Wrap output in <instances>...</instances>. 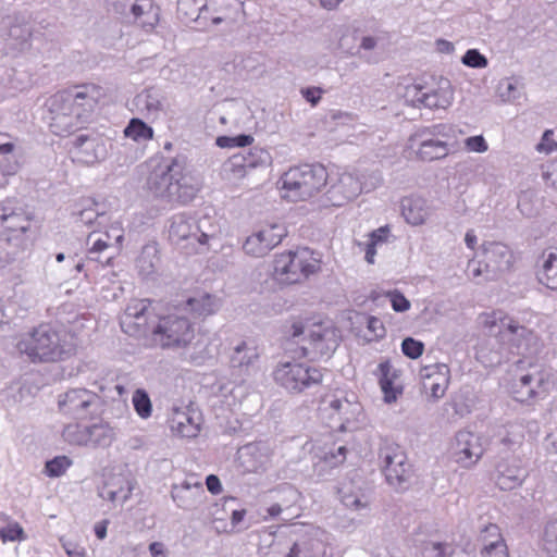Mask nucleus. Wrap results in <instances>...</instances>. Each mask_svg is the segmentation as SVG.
<instances>
[{
	"mask_svg": "<svg viewBox=\"0 0 557 557\" xmlns=\"http://www.w3.org/2000/svg\"><path fill=\"white\" fill-rule=\"evenodd\" d=\"M480 319L492 335L482 341L475 351L476 360L484 367L499 366L512 356L531 358L540 352L542 342L527 314L495 310L481 314Z\"/></svg>",
	"mask_w": 557,
	"mask_h": 557,
	"instance_id": "1",
	"label": "nucleus"
},
{
	"mask_svg": "<svg viewBox=\"0 0 557 557\" xmlns=\"http://www.w3.org/2000/svg\"><path fill=\"white\" fill-rule=\"evenodd\" d=\"M102 96V88L94 84L76 86L51 96L46 102L45 117L50 131L58 136H66L78 129L89 120Z\"/></svg>",
	"mask_w": 557,
	"mask_h": 557,
	"instance_id": "2",
	"label": "nucleus"
},
{
	"mask_svg": "<svg viewBox=\"0 0 557 557\" xmlns=\"http://www.w3.org/2000/svg\"><path fill=\"white\" fill-rule=\"evenodd\" d=\"M17 350L33 362L59 361L72 356L76 343L65 330H55L42 324L23 335L16 344Z\"/></svg>",
	"mask_w": 557,
	"mask_h": 557,
	"instance_id": "3",
	"label": "nucleus"
},
{
	"mask_svg": "<svg viewBox=\"0 0 557 557\" xmlns=\"http://www.w3.org/2000/svg\"><path fill=\"white\" fill-rule=\"evenodd\" d=\"M148 187L158 198L185 205L195 199L201 183L196 176L184 173L182 164L175 159L151 172Z\"/></svg>",
	"mask_w": 557,
	"mask_h": 557,
	"instance_id": "4",
	"label": "nucleus"
},
{
	"mask_svg": "<svg viewBox=\"0 0 557 557\" xmlns=\"http://www.w3.org/2000/svg\"><path fill=\"white\" fill-rule=\"evenodd\" d=\"M527 359L517 361L518 372L511 384L512 396L520 403L545 398L556 384V373L552 368Z\"/></svg>",
	"mask_w": 557,
	"mask_h": 557,
	"instance_id": "5",
	"label": "nucleus"
},
{
	"mask_svg": "<svg viewBox=\"0 0 557 557\" xmlns=\"http://www.w3.org/2000/svg\"><path fill=\"white\" fill-rule=\"evenodd\" d=\"M195 336V327L189 319L178 313H170L159 317L158 323L152 329L151 341L162 349L182 351L186 359L199 363L202 357L186 355L194 344Z\"/></svg>",
	"mask_w": 557,
	"mask_h": 557,
	"instance_id": "6",
	"label": "nucleus"
},
{
	"mask_svg": "<svg viewBox=\"0 0 557 557\" xmlns=\"http://www.w3.org/2000/svg\"><path fill=\"white\" fill-rule=\"evenodd\" d=\"M329 173L322 164L290 168L280 178L282 197L290 201L307 200L327 185Z\"/></svg>",
	"mask_w": 557,
	"mask_h": 557,
	"instance_id": "7",
	"label": "nucleus"
},
{
	"mask_svg": "<svg viewBox=\"0 0 557 557\" xmlns=\"http://www.w3.org/2000/svg\"><path fill=\"white\" fill-rule=\"evenodd\" d=\"M292 336L297 338L301 335L300 349L302 355L311 360L329 359L338 347L339 331L331 324L317 323L308 330L299 322L292 325Z\"/></svg>",
	"mask_w": 557,
	"mask_h": 557,
	"instance_id": "8",
	"label": "nucleus"
},
{
	"mask_svg": "<svg viewBox=\"0 0 557 557\" xmlns=\"http://www.w3.org/2000/svg\"><path fill=\"white\" fill-rule=\"evenodd\" d=\"M320 269V261L309 248H299L277 255L274 260V275L276 280L295 284Z\"/></svg>",
	"mask_w": 557,
	"mask_h": 557,
	"instance_id": "9",
	"label": "nucleus"
},
{
	"mask_svg": "<svg viewBox=\"0 0 557 557\" xmlns=\"http://www.w3.org/2000/svg\"><path fill=\"white\" fill-rule=\"evenodd\" d=\"M273 379L288 393L299 394L319 385L322 382L323 373L320 368L307 362L287 361L280 362L275 367Z\"/></svg>",
	"mask_w": 557,
	"mask_h": 557,
	"instance_id": "10",
	"label": "nucleus"
},
{
	"mask_svg": "<svg viewBox=\"0 0 557 557\" xmlns=\"http://www.w3.org/2000/svg\"><path fill=\"white\" fill-rule=\"evenodd\" d=\"M283 557H342L334 536L320 528H311L290 545Z\"/></svg>",
	"mask_w": 557,
	"mask_h": 557,
	"instance_id": "11",
	"label": "nucleus"
},
{
	"mask_svg": "<svg viewBox=\"0 0 557 557\" xmlns=\"http://www.w3.org/2000/svg\"><path fill=\"white\" fill-rule=\"evenodd\" d=\"M159 317L150 300L134 299L128 302L121 315L120 325L122 331L131 336H140L148 332L152 334Z\"/></svg>",
	"mask_w": 557,
	"mask_h": 557,
	"instance_id": "12",
	"label": "nucleus"
},
{
	"mask_svg": "<svg viewBox=\"0 0 557 557\" xmlns=\"http://www.w3.org/2000/svg\"><path fill=\"white\" fill-rule=\"evenodd\" d=\"M228 362L232 374L244 383L260 370V350L253 339H242L231 347Z\"/></svg>",
	"mask_w": 557,
	"mask_h": 557,
	"instance_id": "13",
	"label": "nucleus"
},
{
	"mask_svg": "<svg viewBox=\"0 0 557 557\" xmlns=\"http://www.w3.org/2000/svg\"><path fill=\"white\" fill-rule=\"evenodd\" d=\"M323 417H327L332 429L346 431L350 424L358 421L362 413L361 405L355 399H348L346 396L331 395L326 396L320 407Z\"/></svg>",
	"mask_w": 557,
	"mask_h": 557,
	"instance_id": "14",
	"label": "nucleus"
},
{
	"mask_svg": "<svg viewBox=\"0 0 557 557\" xmlns=\"http://www.w3.org/2000/svg\"><path fill=\"white\" fill-rule=\"evenodd\" d=\"M109 7L146 32H151L159 22L160 9L151 0H110Z\"/></svg>",
	"mask_w": 557,
	"mask_h": 557,
	"instance_id": "15",
	"label": "nucleus"
},
{
	"mask_svg": "<svg viewBox=\"0 0 557 557\" xmlns=\"http://www.w3.org/2000/svg\"><path fill=\"white\" fill-rule=\"evenodd\" d=\"M327 184L326 198L334 207H342L362 193L361 178L358 173L336 172L329 174Z\"/></svg>",
	"mask_w": 557,
	"mask_h": 557,
	"instance_id": "16",
	"label": "nucleus"
},
{
	"mask_svg": "<svg viewBox=\"0 0 557 557\" xmlns=\"http://www.w3.org/2000/svg\"><path fill=\"white\" fill-rule=\"evenodd\" d=\"M484 448L481 437L470 431H459L451 443L450 455L460 467L470 469L482 458Z\"/></svg>",
	"mask_w": 557,
	"mask_h": 557,
	"instance_id": "17",
	"label": "nucleus"
},
{
	"mask_svg": "<svg viewBox=\"0 0 557 557\" xmlns=\"http://www.w3.org/2000/svg\"><path fill=\"white\" fill-rule=\"evenodd\" d=\"M272 163L271 153L262 147H252L232 156L224 165L225 172L232 174L233 178H243L250 171L265 169Z\"/></svg>",
	"mask_w": 557,
	"mask_h": 557,
	"instance_id": "18",
	"label": "nucleus"
},
{
	"mask_svg": "<svg viewBox=\"0 0 557 557\" xmlns=\"http://www.w3.org/2000/svg\"><path fill=\"white\" fill-rule=\"evenodd\" d=\"M382 469L387 483L395 488H403L411 474V466L399 447H386L381 450Z\"/></svg>",
	"mask_w": 557,
	"mask_h": 557,
	"instance_id": "19",
	"label": "nucleus"
},
{
	"mask_svg": "<svg viewBox=\"0 0 557 557\" xmlns=\"http://www.w3.org/2000/svg\"><path fill=\"white\" fill-rule=\"evenodd\" d=\"M0 38L13 52L26 51L30 48L32 26L15 16L1 17Z\"/></svg>",
	"mask_w": 557,
	"mask_h": 557,
	"instance_id": "20",
	"label": "nucleus"
},
{
	"mask_svg": "<svg viewBox=\"0 0 557 557\" xmlns=\"http://www.w3.org/2000/svg\"><path fill=\"white\" fill-rule=\"evenodd\" d=\"M284 236L285 230L282 225H268L248 236L243 249L248 256L261 258L276 247Z\"/></svg>",
	"mask_w": 557,
	"mask_h": 557,
	"instance_id": "21",
	"label": "nucleus"
},
{
	"mask_svg": "<svg viewBox=\"0 0 557 557\" xmlns=\"http://www.w3.org/2000/svg\"><path fill=\"white\" fill-rule=\"evenodd\" d=\"M71 154L73 160L90 165L104 159L107 149L104 141L96 134H79L72 141Z\"/></svg>",
	"mask_w": 557,
	"mask_h": 557,
	"instance_id": "22",
	"label": "nucleus"
},
{
	"mask_svg": "<svg viewBox=\"0 0 557 557\" xmlns=\"http://www.w3.org/2000/svg\"><path fill=\"white\" fill-rule=\"evenodd\" d=\"M485 255V271L487 278H495L511 270L515 263L513 251L503 243H486L483 246Z\"/></svg>",
	"mask_w": 557,
	"mask_h": 557,
	"instance_id": "23",
	"label": "nucleus"
},
{
	"mask_svg": "<svg viewBox=\"0 0 557 557\" xmlns=\"http://www.w3.org/2000/svg\"><path fill=\"white\" fill-rule=\"evenodd\" d=\"M408 149L423 162L441 160L449 154V145L446 140L426 137L414 132L408 139Z\"/></svg>",
	"mask_w": 557,
	"mask_h": 557,
	"instance_id": "24",
	"label": "nucleus"
},
{
	"mask_svg": "<svg viewBox=\"0 0 557 557\" xmlns=\"http://www.w3.org/2000/svg\"><path fill=\"white\" fill-rule=\"evenodd\" d=\"M529 473L519 457L502 458L495 467V481L500 490H513L525 481Z\"/></svg>",
	"mask_w": 557,
	"mask_h": 557,
	"instance_id": "25",
	"label": "nucleus"
},
{
	"mask_svg": "<svg viewBox=\"0 0 557 557\" xmlns=\"http://www.w3.org/2000/svg\"><path fill=\"white\" fill-rule=\"evenodd\" d=\"M97 395L85 388H73L59 396L58 406L62 413L73 418H85Z\"/></svg>",
	"mask_w": 557,
	"mask_h": 557,
	"instance_id": "26",
	"label": "nucleus"
},
{
	"mask_svg": "<svg viewBox=\"0 0 557 557\" xmlns=\"http://www.w3.org/2000/svg\"><path fill=\"white\" fill-rule=\"evenodd\" d=\"M419 375L425 393L433 399L445 395L449 383V368L445 363L426 364L420 369Z\"/></svg>",
	"mask_w": 557,
	"mask_h": 557,
	"instance_id": "27",
	"label": "nucleus"
},
{
	"mask_svg": "<svg viewBox=\"0 0 557 557\" xmlns=\"http://www.w3.org/2000/svg\"><path fill=\"white\" fill-rule=\"evenodd\" d=\"M400 209L405 221L412 226L425 224L435 211L433 203L420 196L403 198Z\"/></svg>",
	"mask_w": 557,
	"mask_h": 557,
	"instance_id": "28",
	"label": "nucleus"
},
{
	"mask_svg": "<svg viewBox=\"0 0 557 557\" xmlns=\"http://www.w3.org/2000/svg\"><path fill=\"white\" fill-rule=\"evenodd\" d=\"M171 496L183 510H194L205 498V490L199 481L185 480L172 486Z\"/></svg>",
	"mask_w": 557,
	"mask_h": 557,
	"instance_id": "29",
	"label": "nucleus"
},
{
	"mask_svg": "<svg viewBox=\"0 0 557 557\" xmlns=\"http://www.w3.org/2000/svg\"><path fill=\"white\" fill-rule=\"evenodd\" d=\"M386 404H393L403 394V386L397 383L399 371L387 359L381 361L374 371Z\"/></svg>",
	"mask_w": 557,
	"mask_h": 557,
	"instance_id": "30",
	"label": "nucleus"
},
{
	"mask_svg": "<svg viewBox=\"0 0 557 557\" xmlns=\"http://www.w3.org/2000/svg\"><path fill=\"white\" fill-rule=\"evenodd\" d=\"M454 101V89L447 78L441 77L435 86L425 87L424 108L430 110H446Z\"/></svg>",
	"mask_w": 557,
	"mask_h": 557,
	"instance_id": "31",
	"label": "nucleus"
},
{
	"mask_svg": "<svg viewBox=\"0 0 557 557\" xmlns=\"http://www.w3.org/2000/svg\"><path fill=\"white\" fill-rule=\"evenodd\" d=\"M338 494L342 504L348 509L359 511L369 507L370 497L362 487L361 480L344 482L338 488Z\"/></svg>",
	"mask_w": 557,
	"mask_h": 557,
	"instance_id": "32",
	"label": "nucleus"
},
{
	"mask_svg": "<svg viewBox=\"0 0 557 557\" xmlns=\"http://www.w3.org/2000/svg\"><path fill=\"white\" fill-rule=\"evenodd\" d=\"M313 458L318 459L314 463L321 471L332 469L342 465L347 455V448L344 445L336 446L334 443H324L312 447Z\"/></svg>",
	"mask_w": 557,
	"mask_h": 557,
	"instance_id": "33",
	"label": "nucleus"
},
{
	"mask_svg": "<svg viewBox=\"0 0 557 557\" xmlns=\"http://www.w3.org/2000/svg\"><path fill=\"white\" fill-rule=\"evenodd\" d=\"M169 425L172 433L186 438L196 437L200 431L199 422L193 412L186 409L173 408Z\"/></svg>",
	"mask_w": 557,
	"mask_h": 557,
	"instance_id": "34",
	"label": "nucleus"
},
{
	"mask_svg": "<svg viewBox=\"0 0 557 557\" xmlns=\"http://www.w3.org/2000/svg\"><path fill=\"white\" fill-rule=\"evenodd\" d=\"M196 219L186 214H174L170 220L169 238L174 244L182 242L196 243Z\"/></svg>",
	"mask_w": 557,
	"mask_h": 557,
	"instance_id": "35",
	"label": "nucleus"
},
{
	"mask_svg": "<svg viewBox=\"0 0 557 557\" xmlns=\"http://www.w3.org/2000/svg\"><path fill=\"white\" fill-rule=\"evenodd\" d=\"M236 500V498L234 497H227V498H224L223 499V503L220 505V504H214L210 510V515L212 516V522L213 523H221V525H215V530L218 532H233V531H239V530H243L244 528H239L240 523L244 521V518L246 516V510L245 509H232L231 510V523H230V528H228V524L224 522V517L220 515V511H226L227 510V505L230 503H234Z\"/></svg>",
	"mask_w": 557,
	"mask_h": 557,
	"instance_id": "36",
	"label": "nucleus"
},
{
	"mask_svg": "<svg viewBox=\"0 0 557 557\" xmlns=\"http://www.w3.org/2000/svg\"><path fill=\"white\" fill-rule=\"evenodd\" d=\"M535 274L540 284L557 290V249L542 253L536 263Z\"/></svg>",
	"mask_w": 557,
	"mask_h": 557,
	"instance_id": "37",
	"label": "nucleus"
},
{
	"mask_svg": "<svg viewBox=\"0 0 557 557\" xmlns=\"http://www.w3.org/2000/svg\"><path fill=\"white\" fill-rule=\"evenodd\" d=\"M133 488L131 480L124 475H115L104 483L99 495L112 503L124 504L131 497Z\"/></svg>",
	"mask_w": 557,
	"mask_h": 557,
	"instance_id": "38",
	"label": "nucleus"
},
{
	"mask_svg": "<svg viewBox=\"0 0 557 557\" xmlns=\"http://www.w3.org/2000/svg\"><path fill=\"white\" fill-rule=\"evenodd\" d=\"M196 243L200 247H209L210 242L215 240L222 231L220 219L211 215H203L196 220Z\"/></svg>",
	"mask_w": 557,
	"mask_h": 557,
	"instance_id": "39",
	"label": "nucleus"
},
{
	"mask_svg": "<svg viewBox=\"0 0 557 557\" xmlns=\"http://www.w3.org/2000/svg\"><path fill=\"white\" fill-rule=\"evenodd\" d=\"M136 108L146 116H158L163 111V97L157 89H146L134 99Z\"/></svg>",
	"mask_w": 557,
	"mask_h": 557,
	"instance_id": "40",
	"label": "nucleus"
},
{
	"mask_svg": "<svg viewBox=\"0 0 557 557\" xmlns=\"http://www.w3.org/2000/svg\"><path fill=\"white\" fill-rule=\"evenodd\" d=\"M87 245L89 246L87 251V259L90 261L99 262L101 264H109L112 255H107L106 251L113 248V244L104 239L101 235L91 233L88 236Z\"/></svg>",
	"mask_w": 557,
	"mask_h": 557,
	"instance_id": "41",
	"label": "nucleus"
},
{
	"mask_svg": "<svg viewBox=\"0 0 557 557\" xmlns=\"http://www.w3.org/2000/svg\"><path fill=\"white\" fill-rule=\"evenodd\" d=\"M221 306L220 299L210 294H201L187 300L188 309L198 317H207L215 313Z\"/></svg>",
	"mask_w": 557,
	"mask_h": 557,
	"instance_id": "42",
	"label": "nucleus"
},
{
	"mask_svg": "<svg viewBox=\"0 0 557 557\" xmlns=\"http://www.w3.org/2000/svg\"><path fill=\"white\" fill-rule=\"evenodd\" d=\"M159 263V250L156 243L146 244L136 260L139 273L149 276L156 271Z\"/></svg>",
	"mask_w": 557,
	"mask_h": 557,
	"instance_id": "43",
	"label": "nucleus"
},
{
	"mask_svg": "<svg viewBox=\"0 0 557 557\" xmlns=\"http://www.w3.org/2000/svg\"><path fill=\"white\" fill-rule=\"evenodd\" d=\"M14 149L13 143L7 134L0 133V187L8 184V176L16 172V164L12 163L4 156Z\"/></svg>",
	"mask_w": 557,
	"mask_h": 557,
	"instance_id": "44",
	"label": "nucleus"
},
{
	"mask_svg": "<svg viewBox=\"0 0 557 557\" xmlns=\"http://www.w3.org/2000/svg\"><path fill=\"white\" fill-rule=\"evenodd\" d=\"M115 437V432L108 423H96L88 426V446L108 447Z\"/></svg>",
	"mask_w": 557,
	"mask_h": 557,
	"instance_id": "45",
	"label": "nucleus"
},
{
	"mask_svg": "<svg viewBox=\"0 0 557 557\" xmlns=\"http://www.w3.org/2000/svg\"><path fill=\"white\" fill-rule=\"evenodd\" d=\"M124 136L138 144L146 143L153 137V128L138 117L129 120L128 124L123 131Z\"/></svg>",
	"mask_w": 557,
	"mask_h": 557,
	"instance_id": "46",
	"label": "nucleus"
},
{
	"mask_svg": "<svg viewBox=\"0 0 557 557\" xmlns=\"http://www.w3.org/2000/svg\"><path fill=\"white\" fill-rule=\"evenodd\" d=\"M243 456H248L251 463L247 466L249 471L263 469L270 461L269 449L263 444H249L244 447Z\"/></svg>",
	"mask_w": 557,
	"mask_h": 557,
	"instance_id": "47",
	"label": "nucleus"
},
{
	"mask_svg": "<svg viewBox=\"0 0 557 557\" xmlns=\"http://www.w3.org/2000/svg\"><path fill=\"white\" fill-rule=\"evenodd\" d=\"M488 532L494 536L488 543L482 547V557H509L508 548L505 540L500 534L498 527H491Z\"/></svg>",
	"mask_w": 557,
	"mask_h": 557,
	"instance_id": "48",
	"label": "nucleus"
},
{
	"mask_svg": "<svg viewBox=\"0 0 557 557\" xmlns=\"http://www.w3.org/2000/svg\"><path fill=\"white\" fill-rule=\"evenodd\" d=\"M391 231L388 226H382L369 234V239L366 243V260L369 263H374V257L376 255V247L388 242Z\"/></svg>",
	"mask_w": 557,
	"mask_h": 557,
	"instance_id": "49",
	"label": "nucleus"
},
{
	"mask_svg": "<svg viewBox=\"0 0 557 557\" xmlns=\"http://www.w3.org/2000/svg\"><path fill=\"white\" fill-rule=\"evenodd\" d=\"M62 436L71 445L88 446V426L70 423L64 428Z\"/></svg>",
	"mask_w": 557,
	"mask_h": 557,
	"instance_id": "50",
	"label": "nucleus"
},
{
	"mask_svg": "<svg viewBox=\"0 0 557 557\" xmlns=\"http://www.w3.org/2000/svg\"><path fill=\"white\" fill-rule=\"evenodd\" d=\"M76 222H79L84 225H92L95 222H98L99 219L104 218V213L99 210L98 203L92 200H86L81 210L75 212Z\"/></svg>",
	"mask_w": 557,
	"mask_h": 557,
	"instance_id": "51",
	"label": "nucleus"
},
{
	"mask_svg": "<svg viewBox=\"0 0 557 557\" xmlns=\"http://www.w3.org/2000/svg\"><path fill=\"white\" fill-rule=\"evenodd\" d=\"M132 404L135 412L144 420L152 414V403L148 393L144 388H137L133 393Z\"/></svg>",
	"mask_w": 557,
	"mask_h": 557,
	"instance_id": "52",
	"label": "nucleus"
},
{
	"mask_svg": "<svg viewBox=\"0 0 557 557\" xmlns=\"http://www.w3.org/2000/svg\"><path fill=\"white\" fill-rule=\"evenodd\" d=\"M498 436L506 448L513 449L522 443L524 435L520 425L509 424L499 430Z\"/></svg>",
	"mask_w": 557,
	"mask_h": 557,
	"instance_id": "53",
	"label": "nucleus"
},
{
	"mask_svg": "<svg viewBox=\"0 0 557 557\" xmlns=\"http://www.w3.org/2000/svg\"><path fill=\"white\" fill-rule=\"evenodd\" d=\"M380 38L373 35L362 36L356 54L368 63L376 62V59L369 52L376 49Z\"/></svg>",
	"mask_w": 557,
	"mask_h": 557,
	"instance_id": "54",
	"label": "nucleus"
},
{
	"mask_svg": "<svg viewBox=\"0 0 557 557\" xmlns=\"http://www.w3.org/2000/svg\"><path fill=\"white\" fill-rule=\"evenodd\" d=\"M416 132L426 137L446 140L453 136L454 129L449 124L438 123L419 128Z\"/></svg>",
	"mask_w": 557,
	"mask_h": 557,
	"instance_id": "55",
	"label": "nucleus"
},
{
	"mask_svg": "<svg viewBox=\"0 0 557 557\" xmlns=\"http://www.w3.org/2000/svg\"><path fill=\"white\" fill-rule=\"evenodd\" d=\"M2 227L11 233H21L24 234L30 227V220L28 215L23 212L17 215L11 216L7 222L1 224Z\"/></svg>",
	"mask_w": 557,
	"mask_h": 557,
	"instance_id": "56",
	"label": "nucleus"
},
{
	"mask_svg": "<svg viewBox=\"0 0 557 557\" xmlns=\"http://www.w3.org/2000/svg\"><path fill=\"white\" fill-rule=\"evenodd\" d=\"M72 465L65 456H59L46 462L45 471L48 476L57 478L62 475Z\"/></svg>",
	"mask_w": 557,
	"mask_h": 557,
	"instance_id": "57",
	"label": "nucleus"
},
{
	"mask_svg": "<svg viewBox=\"0 0 557 557\" xmlns=\"http://www.w3.org/2000/svg\"><path fill=\"white\" fill-rule=\"evenodd\" d=\"M253 137L251 135L240 134L237 136H220L216 138V145L221 148L247 147L251 145Z\"/></svg>",
	"mask_w": 557,
	"mask_h": 557,
	"instance_id": "58",
	"label": "nucleus"
},
{
	"mask_svg": "<svg viewBox=\"0 0 557 557\" xmlns=\"http://www.w3.org/2000/svg\"><path fill=\"white\" fill-rule=\"evenodd\" d=\"M424 90L425 87L421 85H409L404 92V99L412 107H424Z\"/></svg>",
	"mask_w": 557,
	"mask_h": 557,
	"instance_id": "59",
	"label": "nucleus"
},
{
	"mask_svg": "<svg viewBox=\"0 0 557 557\" xmlns=\"http://www.w3.org/2000/svg\"><path fill=\"white\" fill-rule=\"evenodd\" d=\"M498 90H499L500 97L505 101L516 100L520 96L518 83H517V81H515L512 78H505V79L500 81Z\"/></svg>",
	"mask_w": 557,
	"mask_h": 557,
	"instance_id": "60",
	"label": "nucleus"
},
{
	"mask_svg": "<svg viewBox=\"0 0 557 557\" xmlns=\"http://www.w3.org/2000/svg\"><path fill=\"white\" fill-rule=\"evenodd\" d=\"M461 62L472 69H484L487 66V59L478 49H469L463 57Z\"/></svg>",
	"mask_w": 557,
	"mask_h": 557,
	"instance_id": "61",
	"label": "nucleus"
},
{
	"mask_svg": "<svg viewBox=\"0 0 557 557\" xmlns=\"http://www.w3.org/2000/svg\"><path fill=\"white\" fill-rule=\"evenodd\" d=\"M423 344L412 337H407L401 343V351L411 359L419 358L423 352Z\"/></svg>",
	"mask_w": 557,
	"mask_h": 557,
	"instance_id": "62",
	"label": "nucleus"
},
{
	"mask_svg": "<svg viewBox=\"0 0 557 557\" xmlns=\"http://www.w3.org/2000/svg\"><path fill=\"white\" fill-rule=\"evenodd\" d=\"M0 537L5 542L24 541L26 539L23 528L14 521H9Z\"/></svg>",
	"mask_w": 557,
	"mask_h": 557,
	"instance_id": "63",
	"label": "nucleus"
},
{
	"mask_svg": "<svg viewBox=\"0 0 557 557\" xmlns=\"http://www.w3.org/2000/svg\"><path fill=\"white\" fill-rule=\"evenodd\" d=\"M542 177L547 186L557 189V159L542 168Z\"/></svg>",
	"mask_w": 557,
	"mask_h": 557,
	"instance_id": "64",
	"label": "nucleus"
}]
</instances>
